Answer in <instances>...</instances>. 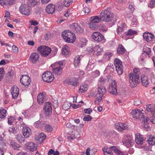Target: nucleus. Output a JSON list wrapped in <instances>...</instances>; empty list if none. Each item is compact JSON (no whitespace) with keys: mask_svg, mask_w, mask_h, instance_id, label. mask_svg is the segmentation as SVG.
Wrapping results in <instances>:
<instances>
[{"mask_svg":"<svg viewBox=\"0 0 155 155\" xmlns=\"http://www.w3.org/2000/svg\"><path fill=\"white\" fill-rule=\"evenodd\" d=\"M100 17L101 21L105 22L116 21L113 13L110 12L109 9L107 8L102 10L100 13Z\"/></svg>","mask_w":155,"mask_h":155,"instance_id":"f257e3e1","label":"nucleus"},{"mask_svg":"<svg viewBox=\"0 0 155 155\" xmlns=\"http://www.w3.org/2000/svg\"><path fill=\"white\" fill-rule=\"evenodd\" d=\"M106 92V88L101 85L98 86V87L93 93V95L96 97L95 102L98 104L102 100V97Z\"/></svg>","mask_w":155,"mask_h":155,"instance_id":"f03ea898","label":"nucleus"},{"mask_svg":"<svg viewBox=\"0 0 155 155\" xmlns=\"http://www.w3.org/2000/svg\"><path fill=\"white\" fill-rule=\"evenodd\" d=\"M61 36L65 41L68 43H73L75 40V34L69 30L64 31L62 32Z\"/></svg>","mask_w":155,"mask_h":155,"instance_id":"7ed1b4c3","label":"nucleus"},{"mask_svg":"<svg viewBox=\"0 0 155 155\" xmlns=\"http://www.w3.org/2000/svg\"><path fill=\"white\" fill-rule=\"evenodd\" d=\"M62 65V62H56L52 64L50 67L52 68L53 73L56 75L60 74L62 71V68L61 66Z\"/></svg>","mask_w":155,"mask_h":155,"instance_id":"20e7f679","label":"nucleus"},{"mask_svg":"<svg viewBox=\"0 0 155 155\" xmlns=\"http://www.w3.org/2000/svg\"><path fill=\"white\" fill-rule=\"evenodd\" d=\"M129 82L132 87H134L138 83L139 76L138 74L130 73L129 75Z\"/></svg>","mask_w":155,"mask_h":155,"instance_id":"39448f33","label":"nucleus"},{"mask_svg":"<svg viewBox=\"0 0 155 155\" xmlns=\"http://www.w3.org/2000/svg\"><path fill=\"white\" fill-rule=\"evenodd\" d=\"M37 51L44 57L48 56L51 52L50 48L46 46H40L37 49Z\"/></svg>","mask_w":155,"mask_h":155,"instance_id":"423d86ee","label":"nucleus"},{"mask_svg":"<svg viewBox=\"0 0 155 155\" xmlns=\"http://www.w3.org/2000/svg\"><path fill=\"white\" fill-rule=\"evenodd\" d=\"M114 65L116 71L119 75H121L123 73V65L121 61L117 58L115 59Z\"/></svg>","mask_w":155,"mask_h":155,"instance_id":"0eeeda50","label":"nucleus"},{"mask_svg":"<svg viewBox=\"0 0 155 155\" xmlns=\"http://www.w3.org/2000/svg\"><path fill=\"white\" fill-rule=\"evenodd\" d=\"M19 11L22 14L28 15L31 13L30 8L25 4L21 5L19 8Z\"/></svg>","mask_w":155,"mask_h":155,"instance_id":"6e6552de","label":"nucleus"},{"mask_svg":"<svg viewBox=\"0 0 155 155\" xmlns=\"http://www.w3.org/2000/svg\"><path fill=\"white\" fill-rule=\"evenodd\" d=\"M54 76L52 73L49 71H47L44 73L42 75V78L43 80L47 82H51L54 79Z\"/></svg>","mask_w":155,"mask_h":155,"instance_id":"1a4fd4ad","label":"nucleus"},{"mask_svg":"<svg viewBox=\"0 0 155 155\" xmlns=\"http://www.w3.org/2000/svg\"><path fill=\"white\" fill-rule=\"evenodd\" d=\"M131 114L135 119H141L143 117V114L141 111L138 109L133 110Z\"/></svg>","mask_w":155,"mask_h":155,"instance_id":"9d476101","label":"nucleus"},{"mask_svg":"<svg viewBox=\"0 0 155 155\" xmlns=\"http://www.w3.org/2000/svg\"><path fill=\"white\" fill-rule=\"evenodd\" d=\"M109 92L113 94L116 95L117 93V83L115 80L112 81L110 85L108 90Z\"/></svg>","mask_w":155,"mask_h":155,"instance_id":"9b49d317","label":"nucleus"},{"mask_svg":"<svg viewBox=\"0 0 155 155\" xmlns=\"http://www.w3.org/2000/svg\"><path fill=\"white\" fill-rule=\"evenodd\" d=\"M44 109L45 114L46 116H49L52 112V107L51 104L49 102H46L45 104Z\"/></svg>","mask_w":155,"mask_h":155,"instance_id":"f8f14e48","label":"nucleus"},{"mask_svg":"<svg viewBox=\"0 0 155 155\" xmlns=\"http://www.w3.org/2000/svg\"><path fill=\"white\" fill-rule=\"evenodd\" d=\"M25 147L29 151L33 152L37 149V145L32 142H28L25 144Z\"/></svg>","mask_w":155,"mask_h":155,"instance_id":"ddd939ff","label":"nucleus"},{"mask_svg":"<svg viewBox=\"0 0 155 155\" xmlns=\"http://www.w3.org/2000/svg\"><path fill=\"white\" fill-rule=\"evenodd\" d=\"M92 37L94 40L97 42H100L104 39L103 35L99 32H94L91 35Z\"/></svg>","mask_w":155,"mask_h":155,"instance_id":"4468645a","label":"nucleus"},{"mask_svg":"<svg viewBox=\"0 0 155 155\" xmlns=\"http://www.w3.org/2000/svg\"><path fill=\"white\" fill-rule=\"evenodd\" d=\"M20 81L22 84L25 87L28 86L31 81L30 78L28 76L24 75L21 77Z\"/></svg>","mask_w":155,"mask_h":155,"instance_id":"2eb2a0df","label":"nucleus"},{"mask_svg":"<svg viewBox=\"0 0 155 155\" xmlns=\"http://www.w3.org/2000/svg\"><path fill=\"white\" fill-rule=\"evenodd\" d=\"M132 140V138L130 135H125L122 140V143L125 146L129 147L131 145Z\"/></svg>","mask_w":155,"mask_h":155,"instance_id":"dca6fc26","label":"nucleus"},{"mask_svg":"<svg viewBox=\"0 0 155 155\" xmlns=\"http://www.w3.org/2000/svg\"><path fill=\"white\" fill-rule=\"evenodd\" d=\"M90 51L92 53H94L95 52H96V54L97 55H101L103 51V49L102 47L99 45L96 46L93 48H91L89 49Z\"/></svg>","mask_w":155,"mask_h":155,"instance_id":"f3484780","label":"nucleus"},{"mask_svg":"<svg viewBox=\"0 0 155 155\" xmlns=\"http://www.w3.org/2000/svg\"><path fill=\"white\" fill-rule=\"evenodd\" d=\"M143 37L147 42H150L152 41L154 38V35L149 32L144 33L143 34Z\"/></svg>","mask_w":155,"mask_h":155,"instance_id":"a211bd4d","label":"nucleus"},{"mask_svg":"<svg viewBox=\"0 0 155 155\" xmlns=\"http://www.w3.org/2000/svg\"><path fill=\"white\" fill-rule=\"evenodd\" d=\"M11 93L13 98H16L19 94V89L15 85L12 87L11 89Z\"/></svg>","mask_w":155,"mask_h":155,"instance_id":"6ab92c4d","label":"nucleus"},{"mask_svg":"<svg viewBox=\"0 0 155 155\" xmlns=\"http://www.w3.org/2000/svg\"><path fill=\"white\" fill-rule=\"evenodd\" d=\"M39 56L37 53L35 52L31 53L29 58V59L31 62L33 64L37 62L39 58Z\"/></svg>","mask_w":155,"mask_h":155,"instance_id":"aec40b11","label":"nucleus"},{"mask_svg":"<svg viewBox=\"0 0 155 155\" xmlns=\"http://www.w3.org/2000/svg\"><path fill=\"white\" fill-rule=\"evenodd\" d=\"M22 134L25 138H28L31 134V129L27 127H24L22 129Z\"/></svg>","mask_w":155,"mask_h":155,"instance_id":"412c9836","label":"nucleus"},{"mask_svg":"<svg viewBox=\"0 0 155 155\" xmlns=\"http://www.w3.org/2000/svg\"><path fill=\"white\" fill-rule=\"evenodd\" d=\"M141 80L143 85L146 87L149 84L150 78L146 75L143 74L141 76Z\"/></svg>","mask_w":155,"mask_h":155,"instance_id":"4be33fe9","label":"nucleus"},{"mask_svg":"<svg viewBox=\"0 0 155 155\" xmlns=\"http://www.w3.org/2000/svg\"><path fill=\"white\" fill-rule=\"evenodd\" d=\"M128 127L126 124L122 123H116L115 124V127L118 130L122 131L127 129Z\"/></svg>","mask_w":155,"mask_h":155,"instance_id":"5701e85b","label":"nucleus"},{"mask_svg":"<svg viewBox=\"0 0 155 155\" xmlns=\"http://www.w3.org/2000/svg\"><path fill=\"white\" fill-rule=\"evenodd\" d=\"M46 136L43 133H40L36 134L35 139L40 142H42L45 139Z\"/></svg>","mask_w":155,"mask_h":155,"instance_id":"b1692460","label":"nucleus"},{"mask_svg":"<svg viewBox=\"0 0 155 155\" xmlns=\"http://www.w3.org/2000/svg\"><path fill=\"white\" fill-rule=\"evenodd\" d=\"M55 11V6L53 4L48 5L46 8V11L49 14H52Z\"/></svg>","mask_w":155,"mask_h":155,"instance_id":"393cba45","label":"nucleus"},{"mask_svg":"<svg viewBox=\"0 0 155 155\" xmlns=\"http://www.w3.org/2000/svg\"><path fill=\"white\" fill-rule=\"evenodd\" d=\"M15 2L14 0H0V4L2 6L12 5Z\"/></svg>","mask_w":155,"mask_h":155,"instance_id":"a878e982","label":"nucleus"},{"mask_svg":"<svg viewBox=\"0 0 155 155\" xmlns=\"http://www.w3.org/2000/svg\"><path fill=\"white\" fill-rule=\"evenodd\" d=\"M146 109L148 112L147 113L148 114H150L152 115L155 114V108L151 104H149L147 105Z\"/></svg>","mask_w":155,"mask_h":155,"instance_id":"bb28decb","label":"nucleus"},{"mask_svg":"<svg viewBox=\"0 0 155 155\" xmlns=\"http://www.w3.org/2000/svg\"><path fill=\"white\" fill-rule=\"evenodd\" d=\"M143 140L141 135L137 134L136 135L135 141L138 144H142L143 143Z\"/></svg>","mask_w":155,"mask_h":155,"instance_id":"cd10ccee","label":"nucleus"},{"mask_svg":"<svg viewBox=\"0 0 155 155\" xmlns=\"http://www.w3.org/2000/svg\"><path fill=\"white\" fill-rule=\"evenodd\" d=\"M67 83L73 86H75L77 84V79L72 78L70 79H68L65 81Z\"/></svg>","mask_w":155,"mask_h":155,"instance_id":"c85d7f7f","label":"nucleus"},{"mask_svg":"<svg viewBox=\"0 0 155 155\" xmlns=\"http://www.w3.org/2000/svg\"><path fill=\"white\" fill-rule=\"evenodd\" d=\"M88 86L87 84H83L80 86L78 92L81 93L86 92L88 89Z\"/></svg>","mask_w":155,"mask_h":155,"instance_id":"c756f323","label":"nucleus"},{"mask_svg":"<svg viewBox=\"0 0 155 155\" xmlns=\"http://www.w3.org/2000/svg\"><path fill=\"white\" fill-rule=\"evenodd\" d=\"M82 58V56L78 55L75 57L74 61V64L75 67H78L80 64V60Z\"/></svg>","mask_w":155,"mask_h":155,"instance_id":"7c9ffc66","label":"nucleus"},{"mask_svg":"<svg viewBox=\"0 0 155 155\" xmlns=\"http://www.w3.org/2000/svg\"><path fill=\"white\" fill-rule=\"evenodd\" d=\"M44 95L43 93H40L38 95L37 101L39 104H40L44 102Z\"/></svg>","mask_w":155,"mask_h":155,"instance_id":"2f4dec72","label":"nucleus"},{"mask_svg":"<svg viewBox=\"0 0 155 155\" xmlns=\"http://www.w3.org/2000/svg\"><path fill=\"white\" fill-rule=\"evenodd\" d=\"M110 150L111 151H113L115 153L119 155H122V153L121 151L118 149L116 147L113 146L110 147Z\"/></svg>","mask_w":155,"mask_h":155,"instance_id":"473e14b6","label":"nucleus"},{"mask_svg":"<svg viewBox=\"0 0 155 155\" xmlns=\"http://www.w3.org/2000/svg\"><path fill=\"white\" fill-rule=\"evenodd\" d=\"M148 121H149L148 117H146L143 121V126L144 128L147 130H150V126L148 125Z\"/></svg>","mask_w":155,"mask_h":155,"instance_id":"72a5a7b5","label":"nucleus"},{"mask_svg":"<svg viewBox=\"0 0 155 155\" xmlns=\"http://www.w3.org/2000/svg\"><path fill=\"white\" fill-rule=\"evenodd\" d=\"M101 21V18L98 16H93L91 18V21L94 24L99 22Z\"/></svg>","mask_w":155,"mask_h":155,"instance_id":"f704fd0d","label":"nucleus"},{"mask_svg":"<svg viewBox=\"0 0 155 155\" xmlns=\"http://www.w3.org/2000/svg\"><path fill=\"white\" fill-rule=\"evenodd\" d=\"M87 42L86 39L85 38H82L80 39L78 44V45L79 46L82 47L86 45V44Z\"/></svg>","mask_w":155,"mask_h":155,"instance_id":"c9c22d12","label":"nucleus"},{"mask_svg":"<svg viewBox=\"0 0 155 155\" xmlns=\"http://www.w3.org/2000/svg\"><path fill=\"white\" fill-rule=\"evenodd\" d=\"M69 48L67 45H64L62 48V54L65 55H68L69 53Z\"/></svg>","mask_w":155,"mask_h":155,"instance_id":"e433bc0d","label":"nucleus"},{"mask_svg":"<svg viewBox=\"0 0 155 155\" xmlns=\"http://www.w3.org/2000/svg\"><path fill=\"white\" fill-rule=\"evenodd\" d=\"M6 111L3 108H0V119L4 118L6 116Z\"/></svg>","mask_w":155,"mask_h":155,"instance_id":"4c0bfd02","label":"nucleus"},{"mask_svg":"<svg viewBox=\"0 0 155 155\" xmlns=\"http://www.w3.org/2000/svg\"><path fill=\"white\" fill-rule=\"evenodd\" d=\"M113 55V54L109 52H106L104 55V58L106 60H109L110 58Z\"/></svg>","mask_w":155,"mask_h":155,"instance_id":"58836bf2","label":"nucleus"},{"mask_svg":"<svg viewBox=\"0 0 155 155\" xmlns=\"http://www.w3.org/2000/svg\"><path fill=\"white\" fill-rule=\"evenodd\" d=\"M125 51V48L122 45H119L117 50V52L118 54H123L124 53Z\"/></svg>","mask_w":155,"mask_h":155,"instance_id":"ea45409f","label":"nucleus"},{"mask_svg":"<svg viewBox=\"0 0 155 155\" xmlns=\"http://www.w3.org/2000/svg\"><path fill=\"white\" fill-rule=\"evenodd\" d=\"M43 126L45 127V130L48 132H51L53 130V127L49 125L44 124Z\"/></svg>","mask_w":155,"mask_h":155,"instance_id":"a19ab883","label":"nucleus"},{"mask_svg":"<svg viewBox=\"0 0 155 155\" xmlns=\"http://www.w3.org/2000/svg\"><path fill=\"white\" fill-rule=\"evenodd\" d=\"M38 2V0H29L28 2V6H34Z\"/></svg>","mask_w":155,"mask_h":155,"instance_id":"79ce46f5","label":"nucleus"},{"mask_svg":"<svg viewBox=\"0 0 155 155\" xmlns=\"http://www.w3.org/2000/svg\"><path fill=\"white\" fill-rule=\"evenodd\" d=\"M148 143L151 145H155V137L151 136L147 140Z\"/></svg>","mask_w":155,"mask_h":155,"instance_id":"37998d69","label":"nucleus"},{"mask_svg":"<svg viewBox=\"0 0 155 155\" xmlns=\"http://www.w3.org/2000/svg\"><path fill=\"white\" fill-rule=\"evenodd\" d=\"M137 33L136 31L132 29H130L128 30L127 32H125V34L126 35H132Z\"/></svg>","mask_w":155,"mask_h":155,"instance_id":"c03bdc74","label":"nucleus"},{"mask_svg":"<svg viewBox=\"0 0 155 155\" xmlns=\"http://www.w3.org/2000/svg\"><path fill=\"white\" fill-rule=\"evenodd\" d=\"M154 71L153 70L150 71L146 75L148 77V78H150V79H151L152 78H154Z\"/></svg>","mask_w":155,"mask_h":155,"instance_id":"a18cd8bd","label":"nucleus"},{"mask_svg":"<svg viewBox=\"0 0 155 155\" xmlns=\"http://www.w3.org/2000/svg\"><path fill=\"white\" fill-rule=\"evenodd\" d=\"M88 25L90 28L92 30H95L96 28H97V24L91 22H90Z\"/></svg>","mask_w":155,"mask_h":155,"instance_id":"49530a36","label":"nucleus"},{"mask_svg":"<svg viewBox=\"0 0 155 155\" xmlns=\"http://www.w3.org/2000/svg\"><path fill=\"white\" fill-rule=\"evenodd\" d=\"M11 146L14 149L18 150V148L20 147V146L15 142H12Z\"/></svg>","mask_w":155,"mask_h":155,"instance_id":"de8ad7c7","label":"nucleus"},{"mask_svg":"<svg viewBox=\"0 0 155 155\" xmlns=\"http://www.w3.org/2000/svg\"><path fill=\"white\" fill-rule=\"evenodd\" d=\"M70 106L71 105L70 104L68 103H65L63 104L62 107L64 110H67L70 108Z\"/></svg>","mask_w":155,"mask_h":155,"instance_id":"09e8293b","label":"nucleus"},{"mask_svg":"<svg viewBox=\"0 0 155 155\" xmlns=\"http://www.w3.org/2000/svg\"><path fill=\"white\" fill-rule=\"evenodd\" d=\"M105 81V78L102 77H101L99 79V82L98 83V85L100 86L101 84H104Z\"/></svg>","mask_w":155,"mask_h":155,"instance_id":"8fccbe9b","label":"nucleus"},{"mask_svg":"<svg viewBox=\"0 0 155 155\" xmlns=\"http://www.w3.org/2000/svg\"><path fill=\"white\" fill-rule=\"evenodd\" d=\"M16 139L20 143H22L24 141V138L20 134L17 135Z\"/></svg>","mask_w":155,"mask_h":155,"instance_id":"3c124183","label":"nucleus"},{"mask_svg":"<svg viewBox=\"0 0 155 155\" xmlns=\"http://www.w3.org/2000/svg\"><path fill=\"white\" fill-rule=\"evenodd\" d=\"M17 130V128L14 127L13 126L9 128L8 131L10 134L12 133H15Z\"/></svg>","mask_w":155,"mask_h":155,"instance_id":"603ef678","label":"nucleus"},{"mask_svg":"<svg viewBox=\"0 0 155 155\" xmlns=\"http://www.w3.org/2000/svg\"><path fill=\"white\" fill-rule=\"evenodd\" d=\"M12 51L14 53L17 54L18 51V48L16 46L13 45L12 47Z\"/></svg>","mask_w":155,"mask_h":155,"instance_id":"864d4df0","label":"nucleus"},{"mask_svg":"<svg viewBox=\"0 0 155 155\" xmlns=\"http://www.w3.org/2000/svg\"><path fill=\"white\" fill-rule=\"evenodd\" d=\"M92 119V118L91 116L87 115L84 117L83 120L84 121H89L91 120Z\"/></svg>","mask_w":155,"mask_h":155,"instance_id":"5fc2aeb1","label":"nucleus"},{"mask_svg":"<svg viewBox=\"0 0 155 155\" xmlns=\"http://www.w3.org/2000/svg\"><path fill=\"white\" fill-rule=\"evenodd\" d=\"M73 0H64V4L65 6L68 7L71 4Z\"/></svg>","mask_w":155,"mask_h":155,"instance_id":"6e6d98bb","label":"nucleus"},{"mask_svg":"<svg viewBox=\"0 0 155 155\" xmlns=\"http://www.w3.org/2000/svg\"><path fill=\"white\" fill-rule=\"evenodd\" d=\"M4 70L3 68H0V81L1 80V79L3 78V77L4 75Z\"/></svg>","mask_w":155,"mask_h":155,"instance_id":"4d7b16f0","label":"nucleus"},{"mask_svg":"<svg viewBox=\"0 0 155 155\" xmlns=\"http://www.w3.org/2000/svg\"><path fill=\"white\" fill-rule=\"evenodd\" d=\"M149 6L151 8L155 7V0H151Z\"/></svg>","mask_w":155,"mask_h":155,"instance_id":"13d9d810","label":"nucleus"},{"mask_svg":"<svg viewBox=\"0 0 155 155\" xmlns=\"http://www.w3.org/2000/svg\"><path fill=\"white\" fill-rule=\"evenodd\" d=\"M90 8L89 7L86 6L84 7L83 8V11L85 13L87 14L90 12Z\"/></svg>","mask_w":155,"mask_h":155,"instance_id":"bf43d9fd","label":"nucleus"},{"mask_svg":"<svg viewBox=\"0 0 155 155\" xmlns=\"http://www.w3.org/2000/svg\"><path fill=\"white\" fill-rule=\"evenodd\" d=\"M125 29V28L122 27H119L117 29V33L119 34H121V33L123 32Z\"/></svg>","mask_w":155,"mask_h":155,"instance_id":"052dcab7","label":"nucleus"},{"mask_svg":"<svg viewBox=\"0 0 155 155\" xmlns=\"http://www.w3.org/2000/svg\"><path fill=\"white\" fill-rule=\"evenodd\" d=\"M104 155H112L111 153L108 151V150L105 148L103 149Z\"/></svg>","mask_w":155,"mask_h":155,"instance_id":"680f3d73","label":"nucleus"},{"mask_svg":"<svg viewBox=\"0 0 155 155\" xmlns=\"http://www.w3.org/2000/svg\"><path fill=\"white\" fill-rule=\"evenodd\" d=\"M75 31L78 32L82 33L83 31V28L78 26L76 28Z\"/></svg>","mask_w":155,"mask_h":155,"instance_id":"e2e57ef3","label":"nucleus"},{"mask_svg":"<svg viewBox=\"0 0 155 155\" xmlns=\"http://www.w3.org/2000/svg\"><path fill=\"white\" fill-rule=\"evenodd\" d=\"M78 26L77 24L76 23H74L72 24L71 26V28L72 29L75 30H76V28Z\"/></svg>","mask_w":155,"mask_h":155,"instance_id":"0e129e2a","label":"nucleus"},{"mask_svg":"<svg viewBox=\"0 0 155 155\" xmlns=\"http://www.w3.org/2000/svg\"><path fill=\"white\" fill-rule=\"evenodd\" d=\"M92 111V110L91 108L85 109L84 110V112L85 113L88 114H90Z\"/></svg>","mask_w":155,"mask_h":155,"instance_id":"69168bd1","label":"nucleus"},{"mask_svg":"<svg viewBox=\"0 0 155 155\" xmlns=\"http://www.w3.org/2000/svg\"><path fill=\"white\" fill-rule=\"evenodd\" d=\"M14 120V118L13 117H11L8 119V123L9 124H11L13 121Z\"/></svg>","mask_w":155,"mask_h":155,"instance_id":"338daca9","label":"nucleus"},{"mask_svg":"<svg viewBox=\"0 0 155 155\" xmlns=\"http://www.w3.org/2000/svg\"><path fill=\"white\" fill-rule=\"evenodd\" d=\"M149 121L152 124H155V117H151L150 119L148 118Z\"/></svg>","mask_w":155,"mask_h":155,"instance_id":"774afa93","label":"nucleus"}]
</instances>
